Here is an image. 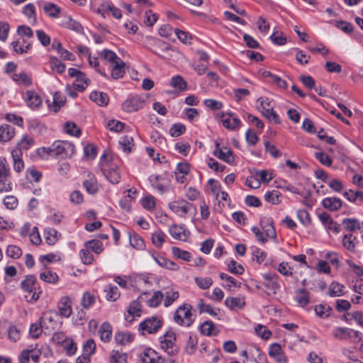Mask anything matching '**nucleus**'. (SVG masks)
<instances>
[{
    "label": "nucleus",
    "instance_id": "obj_8",
    "mask_svg": "<svg viewBox=\"0 0 363 363\" xmlns=\"http://www.w3.org/2000/svg\"><path fill=\"white\" fill-rule=\"evenodd\" d=\"M162 325V320L159 318L152 316L140 323L139 330L143 332V334L145 333L152 334L157 333Z\"/></svg>",
    "mask_w": 363,
    "mask_h": 363
},
{
    "label": "nucleus",
    "instance_id": "obj_18",
    "mask_svg": "<svg viewBox=\"0 0 363 363\" xmlns=\"http://www.w3.org/2000/svg\"><path fill=\"white\" fill-rule=\"evenodd\" d=\"M83 186L87 193L95 194L99 190V184L94 175L89 174L87 179L83 182Z\"/></svg>",
    "mask_w": 363,
    "mask_h": 363
},
{
    "label": "nucleus",
    "instance_id": "obj_24",
    "mask_svg": "<svg viewBox=\"0 0 363 363\" xmlns=\"http://www.w3.org/2000/svg\"><path fill=\"white\" fill-rule=\"evenodd\" d=\"M89 99L101 106H106L109 101L107 94L99 91H92L89 95Z\"/></svg>",
    "mask_w": 363,
    "mask_h": 363
},
{
    "label": "nucleus",
    "instance_id": "obj_12",
    "mask_svg": "<svg viewBox=\"0 0 363 363\" xmlns=\"http://www.w3.org/2000/svg\"><path fill=\"white\" fill-rule=\"evenodd\" d=\"M269 355L273 358L278 363H286L287 358L281 349V347L278 343H273L270 345L269 350Z\"/></svg>",
    "mask_w": 363,
    "mask_h": 363
},
{
    "label": "nucleus",
    "instance_id": "obj_45",
    "mask_svg": "<svg viewBox=\"0 0 363 363\" xmlns=\"http://www.w3.org/2000/svg\"><path fill=\"white\" fill-rule=\"evenodd\" d=\"M129 241L130 245L137 250H143L145 247L143 240L137 234L130 235Z\"/></svg>",
    "mask_w": 363,
    "mask_h": 363
},
{
    "label": "nucleus",
    "instance_id": "obj_14",
    "mask_svg": "<svg viewBox=\"0 0 363 363\" xmlns=\"http://www.w3.org/2000/svg\"><path fill=\"white\" fill-rule=\"evenodd\" d=\"M24 99L27 106L31 108H37L42 104L41 97L33 91H27L25 94Z\"/></svg>",
    "mask_w": 363,
    "mask_h": 363
},
{
    "label": "nucleus",
    "instance_id": "obj_16",
    "mask_svg": "<svg viewBox=\"0 0 363 363\" xmlns=\"http://www.w3.org/2000/svg\"><path fill=\"white\" fill-rule=\"evenodd\" d=\"M225 305L231 310L242 309L245 306L244 296H228L225 300Z\"/></svg>",
    "mask_w": 363,
    "mask_h": 363
},
{
    "label": "nucleus",
    "instance_id": "obj_22",
    "mask_svg": "<svg viewBox=\"0 0 363 363\" xmlns=\"http://www.w3.org/2000/svg\"><path fill=\"white\" fill-rule=\"evenodd\" d=\"M15 135V128L10 125L0 126V141L7 142Z\"/></svg>",
    "mask_w": 363,
    "mask_h": 363
},
{
    "label": "nucleus",
    "instance_id": "obj_40",
    "mask_svg": "<svg viewBox=\"0 0 363 363\" xmlns=\"http://www.w3.org/2000/svg\"><path fill=\"white\" fill-rule=\"evenodd\" d=\"M172 252L174 257L184 261H189L191 259V254L188 251L181 250L177 247H172Z\"/></svg>",
    "mask_w": 363,
    "mask_h": 363
},
{
    "label": "nucleus",
    "instance_id": "obj_19",
    "mask_svg": "<svg viewBox=\"0 0 363 363\" xmlns=\"http://www.w3.org/2000/svg\"><path fill=\"white\" fill-rule=\"evenodd\" d=\"M322 205L325 208L335 211L342 207V202L339 198L327 197L323 199Z\"/></svg>",
    "mask_w": 363,
    "mask_h": 363
},
{
    "label": "nucleus",
    "instance_id": "obj_7",
    "mask_svg": "<svg viewBox=\"0 0 363 363\" xmlns=\"http://www.w3.org/2000/svg\"><path fill=\"white\" fill-rule=\"evenodd\" d=\"M57 318L58 314L56 312L48 311L43 313L40 320L45 334H50L57 327Z\"/></svg>",
    "mask_w": 363,
    "mask_h": 363
},
{
    "label": "nucleus",
    "instance_id": "obj_34",
    "mask_svg": "<svg viewBox=\"0 0 363 363\" xmlns=\"http://www.w3.org/2000/svg\"><path fill=\"white\" fill-rule=\"evenodd\" d=\"M40 279L49 284H55L58 281L59 277L55 272L45 270L40 274Z\"/></svg>",
    "mask_w": 363,
    "mask_h": 363
},
{
    "label": "nucleus",
    "instance_id": "obj_64",
    "mask_svg": "<svg viewBox=\"0 0 363 363\" xmlns=\"http://www.w3.org/2000/svg\"><path fill=\"white\" fill-rule=\"evenodd\" d=\"M64 348L68 355H73L77 351V345L72 338H68L64 344Z\"/></svg>",
    "mask_w": 363,
    "mask_h": 363
},
{
    "label": "nucleus",
    "instance_id": "obj_51",
    "mask_svg": "<svg viewBox=\"0 0 363 363\" xmlns=\"http://www.w3.org/2000/svg\"><path fill=\"white\" fill-rule=\"evenodd\" d=\"M103 53L104 59L111 62L113 65L122 63L123 60L118 57L114 52L110 50H104Z\"/></svg>",
    "mask_w": 363,
    "mask_h": 363
},
{
    "label": "nucleus",
    "instance_id": "obj_27",
    "mask_svg": "<svg viewBox=\"0 0 363 363\" xmlns=\"http://www.w3.org/2000/svg\"><path fill=\"white\" fill-rule=\"evenodd\" d=\"M166 238L167 236L164 232L161 230H157L152 234L151 240L155 247L161 248L165 242Z\"/></svg>",
    "mask_w": 363,
    "mask_h": 363
},
{
    "label": "nucleus",
    "instance_id": "obj_37",
    "mask_svg": "<svg viewBox=\"0 0 363 363\" xmlns=\"http://www.w3.org/2000/svg\"><path fill=\"white\" fill-rule=\"evenodd\" d=\"M261 112L267 119L269 121L273 120L277 124H279L281 123L279 116L274 111L272 106L264 107L263 110H261Z\"/></svg>",
    "mask_w": 363,
    "mask_h": 363
},
{
    "label": "nucleus",
    "instance_id": "obj_47",
    "mask_svg": "<svg viewBox=\"0 0 363 363\" xmlns=\"http://www.w3.org/2000/svg\"><path fill=\"white\" fill-rule=\"evenodd\" d=\"M96 301L95 296L89 292H85L82 298L81 304L84 308H89Z\"/></svg>",
    "mask_w": 363,
    "mask_h": 363
},
{
    "label": "nucleus",
    "instance_id": "obj_54",
    "mask_svg": "<svg viewBox=\"0 0 363 363\" xmlns=\"http://www.w3.org/2000/svg\"><path fill=\"white\" fill-rule=\"evenodd\" d=\"M6 255L13 259H18L22 255V251L19 247L11 245L7 247Z\"/></svg>",
    "mask_w": 363,
    "mask_h": 363
},
{
    "label": "nucleus",
    "instance_id": "obj_42",
    "mask_svg": "<svg viewBox=\"0 0 363 363\" xmlns=\"http://www.w3.org/2000/svg\"><path fill=\"white\" fill-rule=\"evenodd\" d=\"M104 175L107 179L112 184H118L120 181V174L116 169L111 168L104 172Z\"/></svg>",
    "mask_w": 363,
    "mask_h": 363
},
{
    "label": "nucleus",
    "instance_id": "obj_1",
    "mask_svg": "<svg viewBox=\"0 0 363 363\" xmlns=\"http://www.w3.org/2000/svg\"><path fill=\"white\" fill-rule=\"evenodd\" d=\"M37 152L41 157H44L45 155H48L65 158L73 155L74 153V145L67 141H55L49 147L38 149Z\"/></svg>",
    "mask_w": 363,
    "mask_h": 363
},
{
    "label": "nucleus",
    "instance_id": "obj_11",
    "mask_svg": "<svg viewBox=\"0 0 363 363\" xmlns=\"http://www.w3.org/2000/svg\"><path fill=\"white\" fill-rule=\"evenodd\" d=\"M171 236L176 240L186 241L190 236V232L182 225H172L169 228Z\"/></svg>",
    "mask_w": 363,
    "mask_h": 363
},
{
    "label": "nucleus",
    "instance_id": "obj_62",
    "mask_svg": "<svg viewBox=\"0 0 363 363\" xmlns=\"http://www.w3.org/2000/svg\"><path fill=\"white\" fill-rule=\"evenodd\" d=\"M164 298V294L160 291H155L152 298L149 300V306L151 307H157Z\"/></svg>",
    "mask_w": 363,
    "mask_h": 363
},
{
    "label": "nucleus",
    "instance_id": "obj_60",
    "mask_svg": "<svg viewBox=\"0 0 363 363\" xmlns=\"http://www.w3.org/2000/svg\"><path fill=\"white\" fill-rule=\"evenodd\" d=\"M197 342L196 336L190 335L186 346V351L188 354H191L194 352Z\"/></svg>",
    "mask_w": 363,
    "mask_h": 363
},
{
    "label": "nucleus",
    "instance_id": "obj_29",
    "mask_svg": "<svg viewBox=\"0 0 363 363\" xmlns=\"http://www.w3.org/2000/svg\"><path fill=\"white\" fill-rule=\"evenodd\" d=\"M104 291L106 293V299L110 301H115L120 296V292L118 287L111 284L106 286Z\"/></svg>",
    "mask_w": 363,
    "mask_h": 363
},
{
    "label": "nucleus",
    "instance_id": "obj_21",
    "mask_svg": "<svg viewBox=\"0 0 363 363\" xmlns=\"http://www.w3.org/2000/svg\"><path fill=\"white\" fill-rule=\"evenodd\" d=\"M222 119V123L228 129H234L240 124V121L235 117L234 113H227Z\"/></svg>",
    "mask_w": 363,
    "mask_h": 363
},
{
    "label": "nucleus",
    "instance_id": "obj_28",
    "mask_svg": "<svg viewBox=\"0 0 363 363\" xmlns=\"http://www.w3.org/2000/svg\"><path fill=\"white\" fill-rule=\"evenodd\" d=\"M296 300L300 306H306L310 301L309 292L305 289L297 290Z\"/></svg>",
    "mask_w": 363,
    "mask_h": 363
},
{
    "label": "nucleus",
    "instance_id": "obj_23",
    "mask_svg": "<svg viewBox=\"0 0 363 363\" xmlns=\"http://www.w3.org/2000/svg\"><path fill=\"white\" fill-rule=\"evenodd\" d=\"M11 155L13 161V169L16 172H21L24 168V164L22 160V152L18 149H13L11 151Z\"/></svg>",
    "mask_w": 363,
    "mask_h": 363
},
{
    "label": "nucleus",
    "instance_id": "obj_2",
    "mask_svg": "<svg viewBox=\"0 0 363 363\" xmlns=\"http://www.w3.org/2000/svg\"><path fill=\"white\" fill-rule=\"evenodd\" d=\"M192 306L189 303L180 306L174 313V320L178 325L189 327L194 322Z\"/></svg>",
    "mask_w": 363,
    "mask_h": 363
},
{
    "label": "nucleus",
    "instance_id": "obj_44",
    "mask_svg": "<svg viewBox=\"0 0 363 363\" xmlns=\"http://www.w3.org/2000/svg\"><path fill=\"white\" fill-rule=\"evenodd\" d=\"M164 298V305L168 307L179 298V292L169 289L165 292Z\"/></svg>",
    "mask_w": 363,
    "mask_h": 363
},
{
    "label": "nucleus",
    "instance_id": "obj_56",
    "mask_svg": "<svg viewBox=\"0 0 363 363\" xmlns=\"http://www.w3.org/2000/svg\"><path fill=\"white\" fill-rule=\"evenodd\" d=\"M195 282L200 289H207L213 284V280L211 277H196Z\"/></svg>",
    "mask_w": 363,
    "mask_h": 363
},
{
    "label": "nucleus",
    "instance_id": "obj_39",
    "mask_svg": "<svg viewBox=\"0 0 363 363\" xmlns=\"http://www.w3.org/2000/svg\"><path fill=\"white\" fill-rule=\"evenodd\" d=\"M265 200L272 204H278L281 202V194L279 191L273 190L267 191L264 195Z\"/></svg>",
    "mask_w": 363,
    "mask_h": 363
},
{
    "label": "nucleus",
    "instance_id": "obj_43",
    "mask_svg": "<svg viewBox=\"0 0 363 363\" xmlns=\"http://www.w3.org/2000/svg\"><path fill=\"white\" fill-rule=\"evenodd\" d=\"M197 307L200 313H207L212 316H216L218 315L211 306L205 303L203 299H199Z\"/></svg>",
    "mask_w": 363,
    "mask_h": 363
},
{
    "label": "nucleus",
    "instance_id": "obj_63",
    "mask_svg": "<svg viewBox=\"0 0 363 363\" xmlns=\"http://www.w3.org/2000/svg\"><path fill=\"white\" fill-rule=\"evenodd\" d=\"M80 257L84 264H90L94 260L93 255L87 248L81 250Z\"/></svg>",
    "mask_w": 363,
    "mask_h": 363
},
{
    "label": "nucleus",
    "instance_id": "obj_4",
    "mask_svg": "<svg viewBox=\"0 0 363 363\" xmlns=\"http://www.w3.org/2000/svg\"><path fill=\"white\" fill-rule=\"evenodd\" d=\"M175 341V333L173 331H167L163 336L160 337V347L168 354L173 355L178 350Z\"/></svg>",
    "mask_w": 363,
    "mask_h": 363
},
{
    "label": "nucleus",
    "instance_id": "obj_59",
    "mask_svg": "<svg viewBox=\"0 0 363 363\" xmlns=\"http://www.w3.org/2000/svg\"><path fill=\"white\" fill-rule=\"evenodd\" d=\"M228 268L230 272L240 275L244 272V268L241 264H238L235 260H231L228 265Z\"/></svg>",
    "mask_w": 363,
    "mask_h": 363
},
{
    "label": "nucleus",
    "instance_id": "obj_49",
    "mask_svg": "<svg viewBox=\"0 0 363 363\" xmlns=\"http://www.w3.org/2000/svg\"><path fill=\"white\" fill-rule=\"evenodd\" d=\"M13 79L16 82H18V83L21 82L27 86L31 85V84H32V81H31L30 78L24 72H22L19 74H13Z\"/></svg>",
    "mask_w": 363,
    "mask_h": 363
},
{
    "label": "nucleus",
    "instance_id": "obj_20",
    "mask_svg": "<svg viewBox=\"0 0 363 363\" xmlns=\"http://www.w3.org/2000/svg\"><path fill=\"white\" fill-rule=\"evenodd\" d=\"M100 339L104 342H108L112 337V328L109 323L104 322L101 324L99 330Z\"/></svg>",
    "mask_w": 363,
    "mask_h": 363
},
{
    "label": "nucleus",
    "instance_id": "obj_50",
    "mask_svg": "<svg viewBox=\"0 0 363 363\" xmlns=\"http://www.w3.org/2000/svg\"><path fill=\"white\" fill-rule=\"evenodd\" d=\"M119 145L124 152H130L131 146L133 145V139L131 136L125 135L119 140Z\"/></svg>",
    "mask_w": 363,
    "mask_h": 363
},
{
    "label": "nucleus",
    "instance_id": "obj_25",
    "mask_svg": "<svg viewBox=\"0 0 363 363\" xmlns=\"http://www.w3.org/2000/svg\"><path fill=\"white\" fill-rule=\"evenodd\" d=\"M201 333L207 336L216 335L218 333V329L211 320H206L203 323L200 328Z\"/></svg>",
    "mask_w": 363,
    "mask_h": 363
},
{
    "label": "nucleus",
    "instance_id": "obj_17",
    "mask_svg": "<svg viewBox=\"0 0 363 363\" xmlns=\"http://www.w3.org/2000/svg\"><path fill=\"white\" fill-rule=\"evenodd\" d=\"M333 336L340 340H344L352 337H357V332L348 328L339 327L333 330Z\"/></svg>",
    "mask_w": 363,
    "mask_h": 363
},
{
    "label": "nucleus",
    "instance_id": "obj_55",
    "mask_svg": "<svg viewBox=\"0 0 363 363\" xmlns=\"http://www.w3.org/2000/svg\"><path fill=\"white\" fill-rule=\"evenodd\" d=\"M315 314L320 318H327L330 315V311H331V308L330 306H326L323 304H319L315 306Z\"/></svg>",
    "mask_w": 363,
    "mask_h": 363
},
{
    "label": "nucleus",
    "instance_id": "obj_3",
    "mask_svg": "<svg viewBox=\"0 0 363 363\" xmlns=\"http://www.w3.org/2000/svg\"><path fill=\"white\" fill-rule=\"evenodd\" d=\"M10 169L5 157H0V192L10 191L12 188L9 181Z\"/></svg>",
    "mask_w": 363,
    "mask_h": 363
},
{
    "label": "nucleus",
    "instance_id": "obj_13",
    "mask_svg": "<svg viewBox=\"0 0 363 363\" xmlns=\"http://www.w3.org/2000/svg\"><path fill=\"white\" fill-rule=\"evenodd\" d=\"M263 278L267 281L264 284V287L275 294L280 287L278 283L277 274L273 273L264 274H263Z\"/></svg>",
    "mask_w": 363,
    "mask_h": 363
},
{
    "label": "nucleus",
    "instance_id": "obj_53",
    "mask_svg": "<svg viewBox=\"0 0 363 363\" xmlns=\"http://www.w3.org/2000/svg\"><path fill=\"white\" fill-rule=\"evenodd\" d=\"M86 247L89 250L90 249L96 254H100L102 250V244L98 240H90L85 242Z\"/></svg>",
    "mask_w": 363,
    "mask_h": 363
},
{
    "label": "nucleus",
    "instance_id": "obj_15",
    "mask_svg": "<svg viewBox=\"0 0 363 363\" xmlns=\"http://www.w3.org/2000/svg\"><path fill=\"white\" fill-rule=\"evenodd\" d=\"M142 363H161V357L152 349L148 348L144 350L140 357Z\"/></svg>",
    "mask_w": 363,
    "mask_h": 363
},
{
    "label": "nucleus",
    "instance_id": "obj_30",
    "mask_svg": "<svg viewBox=\"0 0 363 363\" xmlns=\"http://www.w3.org/2000/svg\"><path fill=\"white\" fill-rule=\"evenodd\" d=\"M65 103V98L62 96L59 92H55L53 95L52 104L49 105V108L56 113L62 106H64Z\"/></svg>",
    "mask_w": 363,
    "mask_h": 363
},
{
    "label": "nucleus",
    "instance_id": "obj_32",
    "mask_svg": "<svg viewBox=\"0 0 363 363\" xmlns=\"http://www.w3.org/2000/svg\"><path fill=\"white\" fill-rule=\"evenodd\" d=\"M344 285L333 281L329 286V295L332 297L341 296L345 294Z\"/></svg>",
    "mask_w": 363,
    "mask_h": 363
},
{
    "label": "nucleus",
    "instance_id": "obj_5",
    "mask_svg": "<svg viewBox=\"0 0 363 363\" xmlns=\"http://www.w3.org/2000/svg\"><path fill=\"white\" fill-rule=\"evenodd\" d=\"M170 210L180 217H185V216L194 209L196 210V207L191 203L184 199H179L177 201L169 203L168 205Z\"/></svg>",
    "mask_w": 363,
    "mask_h": 363
},
{
    "label": "nucleus",
    "instance_id": "obj_61",
    "mask_svg": "<svg viewBox=\"0 0 363 363\" xmlns=\"http://www.w3.org/2000/svg\"><path fill=\"white\" fill-rule=\"evenodd\" d=\"M255 333L257 335L262 339L267 340L272 335V332L267 329V328L262 325H258L255 328Z\"/></svg>",
    "mask_w": 363,
    "mask_h": 363
},
{
    "label": "nucleus",
    "instance_id": "obj_6",
    "mask_svg": "<svg viewBox=\"0 0 363 363\" xmlns=\"http://www.w3.org/2000/svg\"><path fill=\"white\" fill-rule=\"evenodd\" d=\"M21 286L24 291L32 294L30 300H28V301H35L39 298L41 291L37 290L36 278L33 275L26 276L21 283Z\"/></svg>",
    "mask_w": 363,
    "mask_h": 363
},
{
    "label": "nucleus",
    "instance_id": "obj_10",
    "mask_svg": "<svg viewBox=\"0 0 363 363\" xmlns=\"http://www.w3.org/2000/svg\"><path fill=\"white\" fill-rule=\"evenodd\" d=\"M213 155L228 164H231L234 161V155L232 150L225 146H220L218 142L216 143V149Z\"/></svg>",
    "mask_w": 363,
    "mask_h": 363
},
{
    "label": "nucleus",
    "instance_id": "obj_9",
    "mask_svg": "<svg viewBox=\"0 0 363 363\" xmlns=\"http://www.w3.org/2000/svg\"><path fill=\"white\" fill-rule=\"evenodd\" d=\"M145 100L139 96H132L128 98L122 104V108L127 112H133L143 106Z\"/></svg>",
    "mask_w": 363,
    "mask_h": 363
},
{
    "label": "nucleus",
    "instance_id": "obj_48",
    "mask_svg": "<svg viewBox=\"0 0 363 363\" xmlns=\"http://www.w3.org/2000/svg\"><path fill=\"white\" fill-rule=\"evenodd\" d=\"M101 8L104 12H108V11L111 12L112 16L117 19H119L122 17V13H121V10L115 7L113 5H111L108 3H105L101 5Z\"/></svg>",
    "mask_w": 363,
    "mask_h": 363
},
{
    "label": "nucleus",
    "instance_id": "obj_26",
    "mask_svg": "<svg viewBox=\"0 0 363 363\" xmlns=\"http://www.w3.org/2000/svg\"><path fill=\"white\" fill-rule=\"evenodd\" d=\"M45 239L50 245H53L60 239L61 235L54 228H48L44 231Z\"/></svg>",
    "mask_w": 363,
    "mask_h": 363
},
{
    "label": "nucleus",
    "instance_id": "obj_58",
    "mask_svg": "<svg viewBox=\"0 0 363 363\" xmlns=\"http://www.w3.org/2000/svg\"><path fill=\"white\" fill-rule=\"evenodd\" d=\"M44 11L51 17H57L60 11V9L54 4H45L43 7Z\"/></svg>",
    "mask_w": 363,
    "mask_h": 363
},
{
    "label": "nucleus",
    "instance_id": "obj_31",
    "mask_svg": "<svg viewBox=\"0 0 363 363\" xmlns=\"http://www.w3.org/2000/svg\"><path fill=\"white\" fill-rule=\"evenodd\" d=\"M125 73V63L122 61V63H116L113 65L111 69V77L114 79H118L123 77Z\"/></svg>",
    "mask_w": 363,
    "mask_h": 363
},
{
    "label": "nucleus",
    "instance_id": "obj_36",
    "mask_svg": "<svg viewBox=\"0 0 363 363\" xmlns=\"http://www.w3.org/2000/svg\"><path fill=\"white\" fill-rule=\"evenodd\" d=\"M75 78L76 81L79 83H74L73 86L74 89L79 91H84L88 86V79L86 77V75L83 72H80L78 76H77Z\"/></svg>",
    "mask_w": 363,
    "mask_h": 363
},
{
    "label": "nucleus",
    "instance_id": "obj_38",
    "mask_svg": "<svg viewBox=\"0 0 363 363\" xmlns=\"http://www.w3.org/2000/svg\"><path fill=\"white\" fill-rule=\"evenodd\" d=\"M34 139L28 135H24L20 142L18 143L17 147L16 149L20 150L21 152L22 150H26L34 145Z\"/></svg>",
    "mask_w": 363,
    "mask_h": 363
},
{
    "label": "nucleus",
    "instance_id": "obj_33",
    "mask_svg": "<svg viewBox=\"0 0 363 363\" xmlns=\"http://www.w3.org/2000/svg\"><path fill=\"white\" fill-rule=\"evenodd\" d=\"M357 240V238L352 234L345 235L342 238V245L350 252H353L355 249L356 245L354 241Z\"/></svg>",
    "mask_w": 363,
    "mask_h": 363
},
{
    "label": "nucleus",
    "instance_id": "obj_41",
    "mask_svg": "<svg viewBox=\"0 0 363 363\" xmlns=\"http://www.w3.org/2000/svg\"><path fill=\"white\" fill-rule=\"evenodd\" d=\"M110 363H127V354L119 351H112Z\"/></svg>",
    "mask_w": 363,
    "mask_h": 363
},
{
    "label": "nucleus",
    "instance_id": "obj_57",
    "mask_svg": "<svg viewBox=\"0 0 363 363\" xmlns=\"http://www.w3.org/2000/svg\"><path fill=\"white\" fill-rule=\"evenodd\" d=\"M186 130V128L181 123L174 124L169 129V134L172 137H179Z\"/></svg>",
    "mask_w": 363,
    "mask_h": 363
},
{
    "label": "nucleus",
    "instance_id": "obj_52",
    "mask_svg": "<svg viewBox=\"0 0 363 363\" xmlns=\"http://www.w3.org/2000/svg\"><path fill=\"white\" fill-rule=\"evenodd\" d=\"M96 344L93 339L87 340L83 345V354L91 356L95 352Z\"/></svg>",
    "mask_w": 363,
    "mask_h": 363
},
{
    "label": "nucleus",
    "instance_id": "obj_46",
    "mask_svg": "<svg viewBox=\"0 0 363 363\" xmlns=\"http://www.w3.org/2000/svg\"><path fill=\"white\" fill-rule=\"evenodd\" d=\"M170 84L174 88H176L180 91L185 90L187 86L186 82L183 79L182 77L179 75L172 78Z\"/></svg>",
    "mask_w": 363,
    "mask_h": 363
},
{
    "label": "nucleus",
    "instance_id": "obj_35",
    "mask_svg": "<svg viewBox=\"0 0 363 363\" xmlns=\"http://www.w3.org/2000/svg\"><path fill=\"white\" fill-rule=\"evenodd\" d=\"M50 65L51 69L52 71H55L58 74H62L65 71V65L61 62L56 57H50Z\"/></svg>",
    "mask_w": 363,
    "mask_h": 363
}]
</instances>
